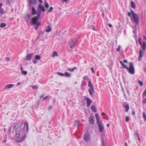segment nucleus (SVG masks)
<instances>
[{"mask_svg":"<svg viewBox=\"0 0 146 146\" xmlns=\"http://www.w3.org/2000/svg\"><path fill=\"white\" fill-rule=\"evenodd\" d=\"M14 86V85L11 84H8L6 85L5 87V88L6 89H10L11 88H12Z\"/></svg>","mask_w":146,"mask_h":146,"instance_id":"obj_16","label":"nucleus"},{"mask_svg":"<svg viewBox=\"0 0 146 146\" xmlns=\"http://www.w3.org/2000/svg\"><path fill=\"white\" fill-rule=\"evenodd\" d=\"M84 139L86 141H88L90 139V137L88 133H86L84 136Z\"/></svg>","mask_w":146,"mask_h":146,"instance_id":"obj_8","label":"nucleus"},{"mask_svg":"<svg viewBox=\"0 0 146 146\" xmlns=\"http://www.w3.org/2000/svg\"><path fill=\"white\" fill-rule=\"evenodd\" d=\"M21 72L22 73V74L24 75H26L27 73V71H25L24 70L23 71Z\"/></svg>","mask_w":146,"mask_h":146,"instance_id":"obj_40","label":"nucleus"},{"mask_svg":"<svg viewBox=\"0 0 146 146\" xmlns=\"http://www.w3.org/2000/svg\"><path fill=\"white\" fill-rule=\"evenodd\" d=\"M52 106H50L48 108V109L50 110L52 109Z\"/></svg>","mask_w":146,"mask_h":146,"instance_id":"obj_56","label":"nucleus"},{"mask_svg":"<svg viewBox=\"0 0 146 146\" xmlns=\"http://www.w3.org/2000/svg\"><path fill=\"white\" fill-rule=\"evenodd\" d=\"M131 5L132 8L134 9L135 8V5L133 1H132L131 2Z\"/></svg>","mask_w":146,"mask_h":146,"instance_id":"obj_27","label":"nucleus"},{"mask_svg":"<svg viewBox=\"0 0 146 146\" xmlns=\"http://www.w3.org/2000/svg\"><path fill=\"white\" fill-rule=\"evenodd\" d=\"M75 43H76V41H74L73 43L72 44V45L70 46V48L72 49L73 48L74 45L75 44Z\"/></svg>","mask_w":146,"mask_h":146,"instance_id":"obj_38","label":"nucleus"},{"mask_svg":"<svg viewBox=\"0 0 146 146\" xmlns=\"http://www.w3.org/2000/svg\"><path fill=\"white\" fill-rule=\"evenodd\" d=\"M6 3L8 5H10V2L9 0H7L6 1Z\"/></svg>","mask_w":146,"mask_h":146,"instance_id":"obj_48","label":"nucleus"},{"mask_svg":"<svg viewBox=\"0 0 146 146\" xmlns=\"http://www.w3.org/2000/svg\"><path fill=\"white\" fill-rule=\"evenodd\" d=\"M20 124H17L15 125L13 127V132L15 131H16L19 128L20 126Z\"/></svg>","mask_w":146,"mask_h":146,"instance_id":"obj_7","label":"nucleus"},{"mask_svg":"<svg viewBox=\"0 0 146 146\" xmlns=\"http://www.w3.org/2000/svg\"><path fill=\"white\" fill-rule=\"evenodd\" d=\"M97 125H98V126L102 125V121H100V120L97 121Z\"/></svg>","mask_w":146,"mask_h":146,"instance_id":"obj_25","label":"nucleus"},{"mask_svg":"<svg viewBox=\"0 0 146 146\" xmlns=\"http://www.w3.org/2000/svg\"><path fill=\"white\" fill-rule=\"evenodd\" d=\"M2 5V4L1 3H0V15H2L5 13V12L4 11V9L1 8V7Z\"/></svg>","mask_w":146,"mask_h":146,"instance_id":"obj_15","label":"nucleus"},{"mask_svg":"<svg viewBox=\"0 0 146 146\" xmlns=\"http://www.w3.org/2000/svg\"><path fill=\"white\" fill-rule=\"evenodd\" d=\"M20 134L21 133H17L16 134V137H17V138H19L20 136Z\"/></svg>","mask_w":146,"mask_h":146,"instance_id":"obj_43","label":"nucleus"},{"mask_svg":"<svg viewBox=\"0 0 146 146\" xmlns=\"http://www.w3.org/2000/svg\"><path fill=\"white\" fill-rule=\"evenodd\" d=\"M105 115V113L104 112H102L101 113V115L102 116H103Z\"/></svg>","mask_w":146,"mask_h":146,"instance_id":"obj_63","label":"nucleus"},{"mask_svg":"<svg viewBox=\"0 0 146 146\" xmlns=\"http://www.w3.org/2000/svg\"><path fill=\"white\" fill-rule=\"evenodd\" d=\"M91 108L92 111L94 112H95L97 111L96 108L94 105L92 106L91 107Z\"/></svg>","mask_w":146,"mask_h":146,"instance_id":"obj_20","label":"nucleus"},{"mask_svg":"<svg viewBox=\"0 0 146 146\" xmlns=\"http://www.w3.org/2000/svg\"><path fill=\"white\" fill-rule=\"evenodd\" d=\"M58 74L59 76H64V74L63 73L60 72H58Z\"/></svg>","mask_w":146,"mask_h":146,"instance_id":"obj_42","label":"nucleus"},{"mask_svg":"<svg viewBox=\"0 0 146 146\" xmlns=\"http://www.w3.org/2000/svg\"><path fill=\"white\" fill-rule=\"evenodd\" d=\"M77 69V68L76 67H74L73 68H69V69H67V70L70 72H74V70L76 69Z\"/></svg>","mask_w":146,"mask_h":146,"instance_id":"obj_22","label":"nucleus"},{"mask_svg":"<svg viewBox=\"0 0 146 146\" xmlns=\"http://www.w3.org/2000/svg\"><path fill=\"white\" fill-rule=\"evenodd\" d=\"M143 117L145 121H146V115L144 112H143Z\"/></svg>","mask_w":146,"mask_h":146,"instance_id":"obj_31","label":"nucleus"},{"mask_svg":"<svg viewBox=\"0 0 146 146\" xmlns=\"http://www.w3.org/2000/svg\"><path fill=\"white\" fill-rule=\"evenodd\" d=\"M131 12L130 13L129 12H128L127 13V15L129 17H130L131 16Z\"/></svg>","mask_w":146,"mask_h":146,"instance_id":"obj_55","label":"nucleus"},{"mask_svg":"<svg viewBox=\"0 0 146 146\" xmlns=\"http://www.w3.org/2000/svg\"><path fill=\"white\" fill-rule=\"evenodd\" d=\"M44 94H42V95L40 96V98H42L44 97Z\"/></svg>","mask_w":146,"mask_h":146,"instance_id":"obj_61","label":"nucleus"},{"mask_svg":"<svg viewBox=\"0 0 146 146\" xmlns=\"http://www.w3.org/2000/svg\"><path fill=\"white\" fill-rule=\"evenodd\" d=\"M132 114L133 115H135V112L134 110H133L132 111Z\"/></svg>","mask_w":146,"mask_h":146,"instance_id":"obj_58","label":"nucleus"},{"mask_svg":"<svg viewBox=\"0 0 146 146\" xmlns=\"http://www.w3.org/2000/svg\"><path fill=\"white\" fill-rule=\"evenodd\" d=\"M56 56H58V54L56 52L54 51L53 52V54H52V57H54Z\"/></svg>","mask_w":146,"mask_h":146,"instance_id":"obj_24","label":"nucleus"},{"mask_svg":"<svg viewBox=\"0 0 146 146\" xmlns=\"http://www.w3.org/2000/svg\"><path fill=\"white\" fill-rule=\"evenodd\" d=\"M32 62L33 64H36L38 62L35 59H33Z\"/></svg>","mask_w":146,"mask_h":146,"instance_id":"obj_39","label":"nucleus"},{"mask_svg":"<svg viewBox=\"0 0 146 146\" xmlns=\"http://www.w3.org/2000/svg\"><path fill=\"white\" fill-rule=\"evenodd\" d=\"M129 120V118L128 117H126L125 121L128 122Z\"/></svg>","mask_w":146,"mask_h":146,"instance_id":"obj_52","label":"nucleus"},{"mask_svg":"<svg viewBox=\"0 0 146 146\" xmlns=\"http://www.w3.org/2000/svg\"><path fill=\"white\" fill-rule=\"evenodd\" d=\"M131 13L132 17H131V20L133 22H135L136 25H139V20L138 15L137 13H135L132 10H131Z\"/></svg>","mask_w":146,"mask_h":146,"instance_id":"obj_2","label":"nucleus"},{"mask_svg":"<svg viewBox=\"0 0 146 146\" xmlns=\"http://www.w3.org/2000/svg\"><path fill=\"white\" fill-rule=\"evenodd\" d=\"M85 100L86 101L87 106L88 107L90 106L92 102V100L88 98H86Z\"/></svg>","mask_w":146,"mask_h":146,"instance_id":"obj_6","label":"nucleus"},{"mask_svg":"<svg viewBox=\"0 0 146 146\" xmlns=\"http://www.w3.org/2000/svg\"><path fill=\"white\" fill-rule=\"evenodd\" d=\"M6 26V24L5 23H1L0 25L1 28H2L5 27Z\"/></svg>","mask_w":146,"mask_h":146,"instance_id":"obj_28","label":"nucleus"},{"mask_svg":"<svg viewBox=\"0 0 146 146\" xmlns=\"http://www.w3.org/2000/svg\"><path fill=\"white\" fill-rule=\"evenodd\" d=\"M33 89H38V86L36 85L32 86L31 87Z\"/></svg>","mask_w":146,"mask_h":146,"instance_id":"obj_36","label":"nucleus"},{"mask_svg":"<svg viewBox=\"0 0 146 146\" xmlns=\"http://www.w3.org/2000/svg\"><path fill=\"white\" fill-rule=\"evenodd\" d=\"M19 131L21 134H23V135L20 139L17 140L16 141L17 142L21 143L25 140L26 137V134L29 131V126L27 121H26L25 123H22Z\"/></svg>","mask_w":146,"mask_h":146,"instance_id":"obj_1","label":"nucleus"},{"mask_svg":"<svg viewBox=\"0 0 146 146\" xmlns=\"http://www.w3.org/2000/svg\"><path fill=\"white\" fill-rule=\"evenodd\" d=\"M41 13V11L40 10H38L37 15L36 17H38V18L40 16Z\"/></svg>","mask_w":146,"mask_h":146,"instance_id":"obj_30","label":"nucleus"},{"mask_svg":"<svg viewBox=\"0 0 146 146\" xmlns=\"http://www.w3.org/2000/svg\"><path fill=\"white\" fill-rule=\"evenodd\" d=\"M89 121L91 124H94V117L92 116H90L89 118Z\"/></svg>","mask_w":146,"mask_h":146,"instance_id":"obj_13","label":"nucleus"},{"mask_svg":"<svg viewBox=\"0 0 146 146\" xmlns=\"http://www.w3.org/2000/svg\"><path fill=\"white\" fill-rule=\"evenodd\" d=\"M90 70L92 73H94L95 72V71L93 67H92L90 69Z\"/></svg>","mask_w":146,"mask_h":146,"instance_id":"obj_49","label":"nucleus"},{"mask_svg":"<svg viewBox=\"0 0 146 146\" xmlns=\"http://www.w3.org/2000/svg\"><path fill=\"white\" fill-rule=\"evenodd\" d=\"M20 70H21V72L23 71V67L21 66V68H20Z\"/></svg>","mask_w":146,"mask_h":146,"instance_id":"obj_64","label":"nucleus"},{"mask_svg":"<svg viewBox=\"0 0 146 146\" xmlns=\"http://www.w3.org/2000/svg\"><path fill=\"white\" fill-rule=\"evenodd\" d=\"M101 141H102V145H104V139L102 137L101 138Z\"/></svg>","mask_w":146,"mask_h":146,"instance_id":"obj_45","label":"nucleus"},{"mask_svg":"<svg viewBox=\"0 0 146 146\" xmlns=\"http://www.w3.org/2000/svg\"><path fill=\"white\" fill-rule=\"evenodd\" d=\"M108 25L109 27H112V25L111 23H109Z\"/></svg>","mask_w":146,"mask_h":146,"instance_id":"obj_57","label":"nucleus"},{"mask_svg":"<svg viewBox=\"0 0 146 146\" xmlns=\"http://www.w3.org/2000/svg\"><path fill=\"white\" fill-rule=\"evenodd\" d=\"M33 53L28 54L27 56L26 59L28 61H30L31 60L32 58L33 57Z\"/></svg>","mask_w":146,"mask_h":146,"instance_id":"obj_9","label":"nucleus"},{"mask_svg":"<svg viewBox=\"0 0 146 146\" xmlns=\"http://www.w3.org/2000/svg\"><path fill=\"white\" fill-rule=\"evenodd\" d=\"M123 106L125 108V111L127 112H128L129 109V105L125 103H124L123 104Z\"/></svg>","mask_w":146,"mask_h":146,"instance_id":"obj_12","label":"nucleus"},{"mask_svg":"<svg viewBox=\"0 0 146 146\" xmlns=\"http://www.w3.org/2000/svg\"><path fill=\"white\" fill-rule=\"evenodd\" d=\"M119 62L122 65V66L123 64V63L122 61H119Z\"/></svg>","mask_w":146,"mask_h":146,"instance_id":"obj_60","label":"nucleus"},{"mask_svg":"<svg viewBox=\"0 0 146 146\" xmlns=\"http://www.w3.org/2000/svg\"><path fill=\"white\" fill-rule=\"evenodd\" d=\"M127 60H124L123 61V62L124 63H127Z\"/></svg>","mask_w":146,"mask_h":146,"instance_id":"obj_59","label":"nucleus"},{"mask_svg":"<svg viewBox=\"0 0 146 146\" xmlns=\"http://www.w3.org/2000/svg\"><path fill=\"white\" fill-rule=\"evenodd\" d=\"M146 95V89L143 92V94H142V97L143 98Z\"/></svg>","mask_w":146,"mask_h":146,"instance_id":"obj_34","label":"nucleus"},{"mask_svg":"<svg viewBox=\"0 0 146 146\" xmlns=\"http://www.w3.org/2000/svg\"><path fill=\"white\" fill-rule=\"evenodd\" d=\"M138 82L141 86H143V84L142 81L139 80H138Z\"/></svg>","mask_w":146,"mask_h":146,"instance_id":"obj_33","label":"nucleus"},{"mask_svg":"<svg viewBox=\"0 0 146 146\" xmlns=\"http://www.w3.org/2000/svg\"><path fill=\"white\" fill-rule=\"evenodd\" d=\"M48 98V96H46L44 98L42 101H44L46 100V99Z\"/></svg>","mask_w":146,"mask_h":146,"instance_id":"obj_53","label":"nucleus"},{"mask_svg":"<svg viewBox=\"0 0 146 146\" xmlns=\"http://www.w3.org/2000/svg\"><path fill=\"white\" fill-rule=\"evenodd\" d=\"M142 45L141 48L143 52H145V51L146 48V44L145 42H143V44H142Z\"/></svg>","mask_w":146,"mask_h":146,"instance_id":"obj_17","label":"nucleus"},{"mask_svg":"<svg viewBox=\"0 0 146 146\" xmlns=\"http://www.w3.org/2000/svg\"><path fill=\"white\" fill-rule=\"evenodd\" d=\"M53 9V7H50V9L48 11L47 13H50L52 12V11Z\"/></svg>","mask_w":146,"mask_h":146,"instance_id":"obj_35","label":"nucleus"},{"mask_svg":"<svg viewBox=\"0 0 146 146\" xmlns=\"http://www.w3.org/2000/svg\"><path fill=\"white\" fill-rule=\"evenodd\" d=\"M141 38H140L138 39V41H139V43L140 44V45H142V44L141 43Z\"/></svg>","mask_w":146,"mask_h":146,"instance_id":"obj_46","label":"nucleus"},{"mask_svg":"<svg viewBox=\"0 0 146 146\" xmlns=\"http://www.w3.org/2000/svg\"><path fill=\"white\" fill-rule=\"evenodd\" d=\"M143 102L144 104L146 103V97L143 100Z\"/></svg>","mask_w":146,"mask_h":146,"instance_id":"obj_50","label":"nucleus"},{"mask_svg":"<svg viewBox=\"0 0 146 146\" xmlns=\"http://www.w3.org/2000/svg\"><path fill=\"white\" fill-rule=\"evenodd\" d=\"M121 47L120 45H119L118 48L116 49V51L119 52L120 50V48Z\"/></svg>","mask_w":146,"mask_h":146,"instance_id":"obj_44","label":"nucleus"},{"mask_svg":"<svg viewBox=\"0 0 146 146\" xmlns=\"http://www.w3.org/2000/svg\"><path fill=\"white\" fill-rule=\"evenodd\" d=\"M122 66L125 68L126 69H127V70L128 68V67L127 66V65H125V64H123L122 65Z\"/></svg>","mask_w":146,"mask_h":146,"instance_id":"obj_41","label":"nucleus"},{"mask_svg":"<svg viewBox=\"0 0 146 146\" xmlns=\"http://www.w3.org/2000/svg\"><path fill=\"white\" fill-rule=\"evenodd\" d=\"M40 33H41L42 35H43L44 34V32H42L41 31H40L39 34L38 36H39L40 35Z\"/></svg>","mask_w":146,"mask_h":146,"instance_id":"obj_62","label":"nucleus"},{"mask_svg":"<svg viewBox=\"0 0 146 146\" xmlns=\"http://www.w3.org/2000/svg\"><path fill=\"white\" fill-rule=\"evenodd\" d=\"M31 13L33 15H35L37 13L36 11L35 8L34 7H32Z\"/></svg>","mask_w":146,"mask_h":146,"instance_id":"obj_14","label":"nucleus"},{"mask_svg":"<svg viewBox=\"0 0 146 146\" xmlns=\"http://www.w3.org/2000/svg\"><path fill=\"white\" fill-rule=\"evenodd\" d=\"M38 7L40 9L42 10V11H43L44 12L46 10L44 7L40 4H39V5Z\"/></svg>","mask_w":146,"mask_h":146,"instance_id":"obj_18","label":"nucleus"},{"mask_svg":"<svg viewBox=\"0 0 146 146\" xmlns=\"http://www.w3.org/2000/svg\"><path fill=\"white\" fill-rule=\"evenodd\" d=\"M35 59L36 60H40L41 58V56L40 55H37L35 56Z\"/></svg>","mask_w":146,"mask_h":146,"instance_id":"obj_29","label":"nucleus"},{"mask_svg":"<svg viewBox=\"0 0 146 146\" xmlns=\"http://www.w3.org/2000/svg\"><path fill=\"white\" fill-rule=\"evenodd\" d=\"M135 135H136L137 137H139V134L137 133H135Z\"/></svg>","mask_w":146,"mask_h":146,"instance_id":"obj_54","label":"nucleus"},{"mask_svg":"<svg viewBox=\"0 0 146 146\" xmlns=\"http://www.w3.org/2000/svg\"><path fill=\"white\" fill-rule=\"evenodd\" d=\"M26 15L28 19L30 20L31 19L32 17V15L31 14H27Z\"/></svg>","mask_w":146,"mask_h":146,"instance_id":"obj_32","label":"nucleus"},{"mask_svg":"<svg viewBox=\"0 0 146 146\" xmlns=\"http://www.w3.org/2000/svg\"><path fill=\"white\" fill-rule=\"evenodd\" d=\"M51 30L52 29L51 27L50 26H48L47 29L46 30V31L47 32H50L51 31Z\"/></svg>","mask_w":146,"mask_h":146,"instance_id":"obj_26","label":"nucleus"},{"mask_svg":"<svg viewBox=\"0 0 146 146\" xmlns=\"http://www.w3.org/2000/svg\"><path fill=\"white\" fill-rule=\"evenodd\" d=\"M83 79L84 80H88V86L89 87L90 89H88V91L90 94L92 96L93 93H94V87L93 84L91 83V81L88 79V77L86 76H85L83 77Z\"/></svg>","mask_w":146,"mask_h":146,"instance_id":"obj_3","label":"nucleus"},{"mask_svg":"<svg viewBox=\"0 0 146 146\" xmlns=\"http://www.w3.org/2000/svg\"><path fill=\"white\" fill-rule=\"evenodd\" d=\"M38 18L36 16L33 17L31 19V22L34 25H36L38 21Z\"/></svg>","mask_w":146,"mask_h":146,"instance_id":"obj_5","label":"nucleus"},{"mask_svg":"<svg viewBox=\"0 0 146 146\" xmlns=\"http://www.w3.org/2000/svg\"><path fill=\"white\" fill-rule=\"evenodd\" d=\"M139 61H141V60L142 57L143 56V53L142 52V50H140L139 51Z\"/></svg>","mask_w":146,"mask_h":146,"instance_id":"obj_10","label":"nucleus"},{"mask_svg":"<svg viewBox=\"0 0 146 146\" xmlns=\"http://www.w3.org/2000/svg\"><path fill=\"white\" fill-rule=\"evenodd\" d=\"M71 75V74H70V73L67 72H65L64 73V76L65 77H70Z\"/></svg>","mask_w":146,"mask_h":146,"instance_id":"obj_23","label":"nucleus"},{"mask_svg":"<svg viewBox=\"0 0 146 146\" xmlns=\"http://www.w3.org/2000/svg\"><path fill=\"white\" fill-rule=\"evenodd\" d=\"M29 4H33L34 5H35L36 3V0H29Z\"/></svg>","mask_w":146,"mask_h":146,"instance_id":"obj_21","label":"nucleus"},{"mask_svg":"<svg viewBox=\"0 0 146 146\" xmlns=\"http://www.w3.org/2000/svg\"><path fill=\"white\" fill-rule=\"evenodd\" d=\"M45 6L46 8H48L49 7V5L47 3H45Z\"/></svg>","mask_w":146,"mask_h":146,"instance_id":"obj_47","label":"nucleus"},{"mask_svg":"<svg viewBox=\"0 0 146 146\" xmlns=\"http://www.w3.org/2000/svg\"><path fill=\"white\" fill-rule=\"evenodd\" d=\"M81 123L80 121L79 120H76L74 121V124L75 127H78L80 125Z\"/></svg>","mask_w":146,"mask_h":146,"instance_id":"obj_11","label":"nucleus"},{"mask_svg":"<svg viewBox=\"0 0 146 146\" xmlns=\"http://www.w3.org/2000/svg\"><path fill=\"white\" fill-rule=\"evenodd\" d=\"M36 25L37 26H39L41 25V23L40 22H37L36 24Z\"/></svg>","mask_w":146,"mask_h":146,"instance_id":"obj_51","label":"nucleus"},{"mask_svg":"<svg viewBox=\"0 0 146 146\" xmlns=\"http://www.w3.org/2000/svg\"><path fill=\"white\" fill-rule=\"evenodd\" d=\"M129 66L127 70V71L130 74H134L135 73V70L133 63L131 62H129Z\"/></svg>","mask_w":146,"mask_h":146,"instance_id":"obj_4","label":"nucleus"},{"mask_svg":"<svg viewBox=\"0 0 146 146\" xmlns=\"http://www.w3.org/2000/svg\"><path fill=\"white\" fill-rule=\"evenodd\" d=\"M98 129H99V131L100 132H103L104 131V129L103 125H101L100 126H98Z\"/></svg>","mask_w":146,"mask_h":146,"instance_id":"obj_19","label":"nucleus"},{"mask_svg":"<svg viewBox=\"0 0 146 146\" xmlns=\"http://www.w3.org/2000/svg\"><path fill=\"white\" fill-rule=\"evenodd\" d=\"M95 116L96 117V119L97 120V121L99 120V115L98 114H96L95 115Z\"/></svg>","mask_w":146,"mask_h":146,"instance_id":"obj_37","label":"nucleus"}]
</instances>
